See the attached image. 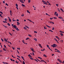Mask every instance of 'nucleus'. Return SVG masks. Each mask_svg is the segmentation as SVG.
<instances>
[{
	"mask_svg": "<svg viewBox=\"0 0 64 64\" xmlns=\"http://www.w3.org/2000/svg\"><path fill=\"white\" fill-rule=\"evenodd\" d=\"M18 1L20 0V2L22 3H24V1L23 0H18Z\"/></svg>",
	"mask_w": 64,
	"mask_h": 64,
	"instance_id": "obj_1",
	"label": "nucleus"
},
{
	"mask_svg": "<svg viewBox=\"0 0 64 64\" xmlns=\"http://www.w3.org/2000/svg\"><path fill=\"white\" fill-rule=\"evenodd\" d=\"M57 46V45H56V44H54L53 45H52L51 46Z\"/></svg>",
	"mask_w": 64,
	"mask_h": 64,
	"instance_id": "obj_2",
	"label": "nucleus"
},
{
	"mask_svg": "<svg viewBox=\"0 0 64 64\" xmlns=\"http://www.w3.org/2000/svg\"><path fill=\"white\" fill-rule=\"evenodd\" d=\"M14 28H17V26H16V25H14V26H12Z\"/></svg>",
	"mask_w": 64,
	"mask_h": 64,
	"instance_id": "obj_3",
	"label": "nucleus"
},
{
	"mask_svg": "<svg viewBox=\"0 0 64 64\" xmlns=\"http://www.w3.org/2000/svg\"><path fill=\"white\" fill-rule=\"evenodd\" d=\"M16 28V30H18V31H20V30L18 29V28Z\"/></svg>",
	"mask_w": 64,
	"mask_h": 64,
	"instance_id": "obj_4",
	"label": "nucleus"
},
{
	"mask_svg": "<svg viewBox=\"0 0 64 64\" xmlns=\"http://www.w3.org/2000/svg\"><path fill=\"white\" fill-rule=\"evenodd\" d=\"M39 46L40 47V48H42V46L40 44H39Z\"/></svg>",
	"mask_w": 64,
	"mask_h": 64,
	"instance_id": "obj_5",
	"label": "nucleus"
},
{
	"mask_svg": "<svg viewBox=\"0 0 64 64\" xmlns=\"http://www.w3.org/2000/svg\"><path fill=\"white\" fill-rule=\"evenodd\" d=\"M60 10H61V11H62V12H64V11L61 8L60 9Z\"/></svg>",
	"mask_w": 64,
	"mask_h": 64,
	"instance_id": "obj_6",
	"label": "nucleus"
},
{
	"mask_svg": "<svg viewBox=\"0 0 64 64\" xmlns=\"http://www.w3.org/2000/svg\"><path fill=\"white\" fill-rule=\"evenodd\" d=\"M12 20L13 21V22L16 21V20H14V18H13L12 19Z\"/></svg>",
	"mask_w": 64,
	"mask_h": 64,
	"instance_id": "obj_7",
	"label": "nucleus"
},
{
	"mask_svg": "<svg viewBox=\"0 0 64 64\" xmlns=\"http://www.w3.org/2000/svg\"><path fill=\"white\" fill-rule=\"evenodd\" d=\"M58 18H60V19H63V18H62L61 17H58Z\"/></svg>",
	"mask_w": 64,
	"mask_h": 64,
	"instance_id": "obj_8",
	"label": "nucleus"
},
{
	"mask_svg": "<svg viewBox=\"0 0 64 64\" xmlns=\"http://www.w3.org/2000/svg\"><path fill=\"white\" fill-rule=\"evenodd\" d=\"M56 38H57V39H58L59 40H60V39H59V38L58 37V36H56Z\"/></svg>",
	"mask_w": 64,
	"mask_h": 64,
	"instance_id": "obj_9",
	"label": "nucleus"
},
{
	"mask_svg": "<svg viewBox=\"0 0 64 64\" xmlns=\"http://www.w3.org/2000/svg\"><path fill=\"white\" fill-rule=\"evenodd\" d=\"M34 40H35L36 42L37 40V39L36 38H34Z\"/></svg>",
	"mask_w": 64,
	"mask_h": 64,
	"instance_id": "obj_10",
	"label": "nucleus"
},
{
	"mask_svg": "<svg viewBox=\"0 0 64 64\" xmlns=\"http://www.w3.org/2000/svg\"><path fill=\"white\" fill-rule=\"evenodd\" d=\"M43 56L45 57H47V56L45 54H44Z\"/></svg>",
	"mask_w": 64,
	"mask_h": 64,
	"instance_id": "obj_11",
	"label": "nucleus"
},
{
	"mask_svg": "<svg viewBox=\"0 0 64 64\" xmlns=\"http://www.w3.org/2000/svg\"><path fill=\"white\" fill-rule=\"evenodd\" d=\"M4 40L6 42H7L8 41L7 40H6V39L5 38L4 39Z\"/></svg>",
	"mask_w": 64,
	"mask_h": 64,
	"instance_id": "obj_12",
	"label": "nucleus"
},
{
	"mask_svg": "<svg viewBox=\"0 0 64 64\" xmlns=\"http://www.w3.org/2000/svg\"><path fill=\"white\" fill-rule=\"evenodd\" d=\"M17 23H18V24H17V25H19L20 24V23H19L18 22H17Z\"/></svg>",
	"mask_w": 64,
	"mask_h": 64,
	"instance_id": "obj_13",
	"label": "nucleus"
},
{
	"mask_svg": "<svg viewBox=\"0 0 64 64\" xmlns=\"http://www.w3.org/2000/svg\"><path fill=\"white\" fill-rule=\"evenodd\" d=\"M27 12L29 13V14H30V12H29V11H28V10H27Z\"/></svg>",
	"mask_w": 64,
	"mask_h": 64,
	"instance_id": "obj_14",
	"label": "nucleus"
},
{
	"mask_svg": "<svg viewBox=\"0 0 64 64\" xmlns=\"http://www.w3.org/2000/svg\"><path fill=\"white\" fill-rule=\"evenodd\" d=\"M60 35H61V36H63V34H62L61 33H60Z\"/></svg>",
	"mask_w": 64,
	"mask_h": 64,
	"instance_id": "obj_15",
	"label": "nucleus"
},
{
	"mask_svg": "<svg viewBox=\"0 0 64 64\" xmlns=\"http://www.w3.org/2000/svg\"><path fill=\"white\" fill-rule=\"evenodd\" d=\"M22 6H23L24 7L26 6H25V5H24V4H22Z\"/></svg>",
	"mask_w": 64,
	"mask_h": 64,
	"instance_id": "obj_16",
	"label": "nucleus"
},
{
	"mask_svg": "<svg viewBox=\"0 0 64 64\" xmlns=\"http://www.w3.org/2000/svg\"><path fill=\"white\" fill-rule=\"evenodd\" d=\"M9 21L10 22H11V20L10 19V18H9Z\"/></svg>",
	"mask_w": 64,
	"mask_h": 64,
	"instance_id": "obj_17",
	"label": "nucleus"
},
{
	"mask_svg": "<svg viewBox=\"0 0 64 64\" xmlns=\"http://www.w3.org/2000/svg\"><path fill=\"white\" fill-rule=\"evenodd\" d=\"M38 58H40V59L41 60L42 59V58H40V57H38Z\"/></svg>",
	"mask_w": 64,
	"mask_h": 64,
	"instance_id": "obj_18",
	"label": "nucleus"
},
{
	"mask_svg": "<svg viewBox=\"0 0 64 64\" xmlns=\"http://www.w3.org/2000/svg\"><path fill=\"white\" fill-rule=\"evenodd\" d=\"M3 50L4 51H6V50H5V49L4 48H3Z\"/></svg>",
	"mask_w": 64,
	"mask_h": 64,
	"instance_id": "obj_19",
	"label": "nucleus"
},
{
	"mask_svg": "<svg viewBox=\"0 0 64 64\" xmlns=\"http://www.w3.org/2000/svg\"><path fill=\"white\" fill-rule=\"evenodd\" d=\"M42 2H45V3H46V2L44 1V0H42Z\"/></svg>",
	"mask_w": 64,
	"mask_h": 64,
	"instance_id": "obj_20",
	"label": "nucleus"
},
{
	"mask_svg": "<svg viewBox=\"0 0 64 64\" xmlns=\"http://www.w3.org/2000/svg\"><path fill=\"white\" fill-rule=\"evenodd\" d=\"M8 25L9 26H10V24L9 23H8Z\"/></svg>",
	"mask_w": 64,
	"mask_h": 64,
	"instance_id": "obj_21",
	"label": "nucleus"
},
{
	"mask_svg": "<svg viewBox=\"0 0 64 64\" xmlns=\"http://www.w3.org/2000/svg\"><path fill=\"white\" fill-rule=\"evenodd\" d=\"M46 26L47 27H48V28H51V27L49 26L48 25H46Z\"/></svg>",
	"mask_w": 64,
	"mask_h": 64,
	"instance_id": "obj_22",
	"label": "nucleus"
},
{
	"mask_svg": "<svg viewBox=\"0 0 64 64\" xmlns=\"http://www.w3.org/2000/svg\"><path fill=\"white\" fill-rule=\"evenodd\" d=\"M41 50L42 51H44L45 50V48H44V49H43V50Z\"/></svg>",
	"mask_w": 64,
	"mask_h": 64,
	"instance_id": "obj_23",
	"label": "nucleus"
},
{
	"mask_svg": "<svg viewBox=\"0 0 64 64\" xmlns=\"http://www.w3.org/2000/svg\"><path fill=\"white\" fill-rule=\"evenodd\" d=\"M21 57L22 58V59H23L24 60V57L21 56Z\"/></svg>",
	"mask_w": 64,
	"mask_h": 64,
	"instance_id": "obj_24",
	"label": "nucleus"
},
{
	"mask_svg": "<svg viewBox=\"0 0 64 64\" xmlns=\"http://www.w3.org/2000/svg\"><path fill=\"white\" fill-rule=\"evenodd\" d=\"M59 32H60L61 33H64V32H62V31H60Z\"/></svg>",
	"mask_w": 64,
	"mask_h": 64,
	"instance_id": "obj_25",
	"label": "nucleus"
},
{
	"mask_svg": "<svg viewBox=\"0 0 64 64\" xmlns=\"http://www.w3.org/2000/svg\"><path fill=\"white\" fill-rule=\"evenodd\" d=\"M28 56L30 57H31V56L30 55V54L28 55Z\"/></svg>",
	"mask_w": 64,
	"mask_h": 64,
	"instance_id": "obj_26",
	"label": "nucleus"
},
{
	"mask_svg": "<svg viewBox=\"0 0 64 64\" xmlns=\"http://www.w3.org/2000/svg\"><path fill=\"white\" fill-rule=\"evenodd\" d=\"M57 60L58 61H61V60H60L59 59H57Z\"/></svg>",
	"mask_w": 64,
	"mask_h": 64,
	"instance_id": "obj_27",
	"label": "nucleus"
},
{
	"mask_svg": "<svg viewBox=\"0 0 64 64\" xmlns=\"http://www.w3.org/2000/svg\"><path fill=\"white\" fill-rule=\"evenodd\" d=\"M40 60L42 62H44L45 61H44V60Z\"/></svg>",
	"mask_w": 64,
	"mask_h": 64,
	"instance_id": "obj_28",
	"label": "nucleus"
},
{
	"mask_svg": "<svg viewBox=\"0 0 64 64\" xmlns=\"http://www.w3.org/2000/svg\"><path fill=\"white\" fill-rule=\"evenodd\" d=\"M25 27H26V28H27L28 29L29 28H28V26H25Z\"/></svg>",
	"mask_w": 64,
	"mask_h": 64,
	"instance_id": "obj_29",
	"label": "nucleus"
},
{
	"mask_svg": "<svg viewBox=\"0 0 64 64\" xmlns=\"http://www.w3.org/2000/svg\"><path fill=\"white\" fill-rule=\"evenodd\" d=\"M30 0H28V2L30 3Z\"/></svg>",
	"mask_w": 64,
	"mask_h": 64,
	"instance_id": "obj_30",
	"label": "nucleus"
},
{
	"mask_svg": "<svg viewBox=\"0 0 64 64\" xmlns=\"http://www.w3.org/2000/svg\"><path fill=\"white\" fill-rule=\"evenodd\" d=\"M57 52H58V53H60V51H59L58 50H57Z\"/></svg>",
	"mask_w": 64,
	"mask_h": 64,
	"instance_id": "obj_31",
	"label": "nucleus"
},
{
	"mask_svg": "<svg viewBox=\"0 0 64 64\" xmlns=\"http://www.w3.org/2000/svg\"><path fill=\"white\" fill-rule=\"evenodd\" d=\"M16 6L17 7H18V4H16Z\"/></svg>",
	"mask_w": 64,
	"mask_h": 64,
	"instance_id": "obj_32",
	"label": "nucleus"
},
{
	"mask_svg": "<svg viewBox=\"0 0 64 64\" xmlns=\"http://www.w3.org/2000/svg\"><path fill=\"white\" fill-rule=\"evenodd\" d=\"M47 2L46 3V2H45V3H44V2L43 3L44 4H46V5H48V4H47Z\"/></svg>",
	"mask_w": 64,
	"mask_h": 64,
	"instance_id": "obj_33",
	"label": "nucleus"
},
{
	"mask_svg": "<svg viewBox=\"0 0 64 64\" xmlns=\"http://www.w3.org/2000/svg\"><path fill=\"white\" fill-rule=\"evenodd\" d=\"M24 29L26 30L27 29L26 28V27H24Z\"/></svg>",
	"mask_w": 64,
	"mask_h": 64,
	"instance_id": "obj_34",
	"label": "nucleus"
},
{
	"mask_svg": "<svg viewBox=\"0 0 64 64\" xmlns=\"http://www.w3.org/2000/svg\"><path fill=\"white\" fill-rule=\"evenodd\" d=\"M28 36L30 37H32V36H31V35H30L28 34Z\"/></svg>",
	"mask_w": 64,
	"mask_h": 64,
	"instance_id": "obj_35",
	"label": "nucleus"
},
{
	"mask_svg": "<svg viewBox=\"0 0 64 64\" xmlns=\"http://www.w3.org/2000/svg\"><path fill=\"white\" fill-rule=\"evenodd\" d=\"M30 49H31V50H32V51H34V50L33 49L30 48Z\"/></svg>",
	"mask_w": 64,
	"mask_h": 64,
	"instance_id": "obj_36",
	"label": "nucleus"
},
{
	"mask_svg": "<svg viewBox=\"0 0 64 64\" xmlns=\"http://www.w3.org/2000/svg\"><path fill=\"white\" fill-rule=\"evenodd\" d=\"M56 16H58V14H56Z\"/></svg>",
	"mask_w": 64,
	"mask_h": 64,
	"instance_id": "obj_37",
	"label": "nucleus"
},
{
	"mask_svg": "<svg viewBox=\"0 0 64 64\" xmlns=\"http://www.w3.org/2000/svg\"><path fill=\"white\" fill-rule=\"evenodd\" d=\"M7 18H5L4 19V20L6 21H7Z\"/></svg>",
	"mask_w": 64,
	"mask_h": 64,
	"instance_id": "obj_38",
	"label": "nucleus"
},
{
	"mask_svg": "<svg viewBox=\"0 0 64 64\" xmlns=\"http://www.w3.org/2000/svg\"><path fill=\"white\" fill-rule=\"evenodd\" d=\"M52 46L54 47H54L56 48V46Z\"/></svg>",
	"mask_w": 64,
	"mask_h": 64,
	"instance_id": "obj_39",
	"label": "nucleus"
},
{
	"mask_svg": "<svg viewBox=\"0 0 64 64\" xmlns=\"http://www.w3.org/2000/svg\"><path fill=\"white\" fill-rule=\"evenodd\" d=\"M29 38H27L26 39V40H27L29 39Z\"/></svg>",
	"mask_w": 64,
	"mask_h": 64,
	"instance_id": "obj_40",
	"label": "nucleus"
},
{
	"mask_svg": "<svg viewBox=\"0 0 64 64\" xmlns=\"http://www.w3.org/2000/svg\"><path fill=\"white\" fill-rule=\"evenodd\" d=\"M2 63H4V64H6V62H3Z\"/></svg>",
	"mask_w": 64,
	"mask_h": 64,
	"instance_id": "obj_41",
	"label": "nucleus"
},
{
	"mask_svg": "<svg viewBox=\"0 0 64 64\" xmlns=\"http://www.w3.org/2000/svg\"><path fill=\"white\" fill-rule=\"evenodd\" d=\"M17 59L18 60H19V61H20L21 62V60H20V59H19V58H17Z\"/></svg>",
	"mask_w": 64,
	"mask_h": 64,
	"instance_id": "obj_42",
	"label": "nucleus"
},
{
	"mask_svg": "<svg viewBox=\"0 0 64 64\" xmlns=\"http://www.w3.org/2000/svg\"><path fill=\"white\" fill-rule=\"evenodd\" d=\"M3 23H7V22H5V21H3Z\"/></svg>",
	"mask_w": 64,
	"mask_h": 64,
	"instance_id": "obj_43",
	"label": "nucleus"
},
{
	"mask_svg": "<svg viewBox=\"0 0 64 64\" xmlns=\"http://www.w3.org/2000/svg\"><path fill=\"white\" fill-rule=\"evenodd\" d=\"M34 33H37V32L36 31H34Z\"/></svg>",
	"mask_w": 64,
	"mask_h": 64,
	"instance_id": "obj_44",
	"label": "nucleus"
},
{
	"mask_svg": "<svg viewBox=\"0 0 64 64\" xmlns=\"http://www.w3.org/2000/svg\"><path fill=\"white\" fill-rule=\"evenodd\" d=\"M0 13H1V14H3V13H2V12H0Z\"/></svg>",
	"mask_w": 64,
	"mask_h": 64,
	"instance_id": "obj_45",
	"label": "nucleus"
},
{
	"mask_svg": "<svg viewBox=\"0 0 64 64\" xmlns=\"http://www.w3.org/2000/svg\"><path fill=\"white\" fill-rule=\"evenodd\" d=\"M9 34L11 35V36H12V35L10 33V32H9Z\"/></svg>",
	"mask_w": 64,
	"mask_h": 64,
	"instance_id": "obj_46",
	"label": "nucleus"
},
{
	"mask_svg": "<svg viewBox=\"0 0 64 64\" xmlns=\"http://www.w3.org/2000/svg\"><path fill=\"white\" fill-rule=\"evenodd\" d=\"M54 19H57V18L56 17H54Z\"/></svg>",
	"mask_w": 64,
	"mask_h": 64,
	"instance_id": "obj_47",
	"label": "nucleus"
},
{
	"mask_svg": "<svg viewBox=\"0 0 64 64\" xmlns=\"http://www.w3.org/2000/svg\"><path fill=\"white\" fill-rule=\"evenodd\" d=\"M49 31H50L52 32H53V31L52 30H49Z\"/></svg>",
	"mask_w": 64,
	"mask_h": 64,
	"instance_id": "obj_48",
	"label": "nucleus"
},
{
	"mask_svg": "<svg viewBox=\"0 0 64 64\" xmlns=\"http://www.w3.org/2000/svg\"><path fill=\"white\" fill-rule=\"evenodd\" d=\"M56 41V42H57L58 43H59V42H58V41L57 40H55Z\"/></svg>",
	"mask_w": 64,
	"mask_h": 64,
	"instance_id": "obj_49",
	"label": "nucleus"
},
{
	"mask_svg": "<svg viewBox=\"0 0 64 64\" xmlns=\"http://www.w3.org/2000/svg\"><path fill=\"white\" fill-rule=\"evenodd\" d=\"M22 42L24 43V44H26V43H25V42H24V40H22Z\"/></svg>",
	"mask_w": 64,
	"mask_h": 64,
	"instance_id": "obj_50",
	"label": "nucleus"
},
{
	"mask_svg": "<svg viewBox=\"0 0 64 64\" xmlns=\"http://www.w3.org/2000/svg\"><path fill=\"white\" fill-rule=\"evenodd\" d=\"M22 17L24 16V14H22Z\"/></svg>",
	"mask_w": 64,
	"mask_h": 64,
	"instance_id": "obj_51",
	"label": "nucleus"
},
{
	"mask_svg": "<svg viewBox=\"0 0 64 64\" xmlns=\"http://www.w3.org/2000/svg\"><path fill=\"white\" fill-rule=\"evenodd\" d=\"M17 49L18 50H20V48H17Z\"/></svg>",
	"mask_w": 64,
	"mask_h": 64,
	"instance_id": "obj_52",
	"label": "nucleus"
},
{
	"mask_svg": "<svg viewBox=\"0 0 64 64\" xmlns=\"http://www.w3.org/2000/svg\"><path fill=\"white\" fill-rule=\"evenodd\" d=\"M17 56V57H18V58H21V57H20L19 56Z\"/></svg>",
	"mask_w": 64,
	"mask_h": 64,
	"instance_id": "obj_53",
	"label": "nucleus"
},
{
	"mask_svg": "<svg viewBox=\"0 0 64 64\" xmlns=\"http://www.w3.org/2000/svg\"><path fill=\"white\" fill-rule=\"evenodd\" d=\"M6 5L7 6H8V5L7 3H6Z\"/></svg>",
	"mask_w": 64,
	"mask_h": 64,
	"instance_id": "obj_54",
	"label": "nucleus"
},
{
	"mask_svg": "<svg viewBox=\"0 0 64 64\" xmlns=\"http://www.w3.org/2000/svg\"><path fill=\"white\" fill-rule=\"evenodd\" d=\"M56 6H58V4H56Z\"/></svg>",
	"mask_w": 64,
	"mask_h": 64,
	"instance_id": "obj_55",
	"label": "nucleus"
},
{
	"mask_svg": "<svg viewBox=\"0 0 64 64\" xmlns=\"http://www.w3.org/2000/svg\"><path fill=\"white\" fill-rule=\"evenodd\" d=\"M12 11L11 10H10V13H12Z\"/></svg>",
	"mask_w": 64,
	"mask_h": 64,
	"instance_id": "obj_56",
	"label": "nucleus"
},
{
	"mask_svg": "<svg viewBox=\"0 0 64 64\" xmlns=\"http://www.w3.org/2000/svg\"><path fill=\"white\" fill-rule=\"evenodd\" d=\"M35 60L36 61V62H38V61L37 60Z\"/></svg>",
	"mask_w": 64,
	"mask_h": 64,
	"instance_id": "obj_57",
	"label": "nucleus"
},
{
	"mask_svg": "<svg viewBox=\"0 0 64 64\" xmlns=\"http://www.w3.org/2000/svg\"><path fill=\"white\" fill-rule=\"evenodd\" d=\"M16 62L17 63V64H18V62H17V60H16Z\"/></svg>",
	"mask_w": 64,
	"mask_h": 64,
	"instance_id": "obj_58",
	"label": "nucleus"
},
{
	"mask_svg": "<svg viewBox=\"0 0 64 64\" xmlns=\"http://www.w3.org/2000/svg\"><path fill=\"white\" fill-rule=\"evenodd\" d=\"M4 47L6 48V46H5L4 45Z\"/></svg>",
	"mask_w": 64,
	"mask_h": 64,
	"instance_id": "obj_59",
	"label": "nucleus"
},
{
	"mask_svg": "<svg viewBox=\"0 0 64 64\" xmlns=\"http://www.w3.org/2000/svg\"><path fill=\"white\" fill-rule=\"evenodd\" d=\"M47 46L48 48L50 47H49V46L48 45H47Z\"/></svg>",
	"mask_w": 64,
	"mask_h": 64,
	"instance_id": "obj_60",
	"label": "nucleus"
},
{
	"mask_svg": "<svg viewBox=\"0 0 64 64\" xmlns=\"http://www.w3.org/2000/svg\"><path fill=\"white\" fill-rule=\"evenodd\" d=\"M16 21L17 22H18L19 21V20H18V19H17Z\"/></svg>",
	"mask_w": 64,
	"mask_h": 64,
	"instance_id": "obj_61",
	"label": "nucleus"
},
{
	"mask_svg": "<svg viewBox=\"0 0 64 64\" xmlns=\"http://www.w3.org/2000/svg\"><path fill=\"white\" fill-rule=\"evenodd\" d=\"M23 64H25V63L24 61H23Z\"/></svg>",
	"mask_w": 64,
	"mask_h": 64,
	"instance_id": "obj_62",
	"label": "nucleus"
},
{
	"mask_svg": "<svg viewBox=\"0 0 64 64\" xmlns=\"http://www.w3.org/2000/svg\"><path fill=\"white\" fill-rule=\"evenodd\" d=\"M2 52V51L1 50H0V52Z\"/></svg>",
	"mask_w": 64,
	"mask_h": 64,
	"instance_id": "obj_63",
	"label": "nucleus"
},
{
	"mask_svg": "<svg viewBox=\"0 0 64 64\" xmlns=\"http://www.w3.org/2000/svg\"><path fill=\"white\" fill-rule=\"evenodd\" d=\"M16 8H17V9L18 10V7H16Z\"/></svg>",
	"mask_w": 64,
	"mask_h": 64,
	"instance_id": "obj_64",
	"label": "nucleus"
}]
</instances>
